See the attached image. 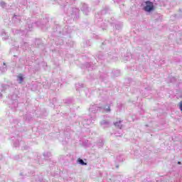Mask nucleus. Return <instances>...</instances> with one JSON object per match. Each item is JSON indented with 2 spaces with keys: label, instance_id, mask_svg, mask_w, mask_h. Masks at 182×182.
I'll use <instances>...</instances> for the list:
<instances>
[{
  "label": "nucleus",
  "instance_id": "1",
  "mask_svg": "<svg viewBox=\"0 0 182 182\" xmlns=\"http://www.w3.org/2000/svg\"><path fill=\"white\" fill-rule=\"evenodd\" d=\"M154 9V5L153 4V2L150 1H146V6L144 7V10L146 12H151V11H153Z\"/></svg>",
  "mask_w": 182,
  "mask_h": 182
},
{
  "label": "nucleus",
  "instance_id": "3",
  "mask_svg": "<svg viewBox=\"0 0 182 182\" xmlns=\"http://www.w3.org/2000/svg\"><path fill=\"white\" fill-rule=\"evenodd\" d=\"M18 80H20V83H22V82H23V77L22 76V74H20L18 76Z\"/></svg>",
  "mask_w": 182,
  "mask_h": 182
},
{
  "label": "nucleus",
  "instance_id": "2",
  "mask_svg": "<svg viewBox=\"0 0 182 182\" xmlns=\"http://www.w3.org/2000/svg\"><path fill=\"white\" fill-rule=\"evenodd\" d=\"M77 161H78V163H80V164H81L82 166H86V163H85V161H83V160L82 159H79L78 160H77Z\"/></svg>",
  "mask_w": 182,
  "mask_h": 182
},
{
  "label": "nucleus",
  "instance_id": "4",
  "mask_svg": "<svg viewBox=\"0 0 182 182\" xmlns=\"http://www.w3.org/2000/svg\"><path fill=\"white\" fill-rule=\"evenodd\" d=\"M179 109H180L181 112H182V101H181L179 102Z\"/></svg>",
  "mask_w": 182,
  "mask_h": 182
},
{
  "label": "nucleus",
  "instance_id": "5",
  "mask_svg": "<svg viewBox=\"0 0 182 182\" xmlns=\"http://www.w3.org/2000/svg\"><path fill=\"white\" fill-rule=\"evenodd\" d=\"M178 164H181V162L179 161V162H178Z\"/></svg>",
  "mask_w": 182,
  "mask_h": 182
}]
</instances>
